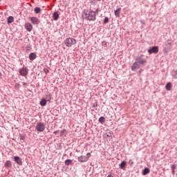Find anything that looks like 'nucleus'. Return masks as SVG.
<instances>
[{
  "label": "nucleus",
  "instance_id": "nucleus-1",
  "mask_svg": "<svg viewBox=\"0 0 177 177\" xmlns=\"http://www.w3.org/2000/svg\"><path fill=\"white\" fill-rule=\"evenodd\" d=\"M145 55H141L136 57V62L133 63L131 66L132 71H136L137 68H140L141 66H145L147 63V59H146Z\"/></svg>",
  "mask_w": 177,
  "mask_h": 177
},
{
  "label": "nucleus",
  "instance_id": "nucleus-2",
  "mask_svg": "<svg viewBox=\"0 0 177 177\" xmlns=\"http://www.w3.org/2000/svg\"><path fill=\"white\" fill-rule=\"evenodd\" d=\"M83 19L88 20V21H95L96 20V12L92 10L84 12Z\"/></svg>",
  "mask_w": 177,
  "mask_h": 177
},
{
  "label": "nucleus",
  "instance_id": "nucleus-3",
  "mask_svg": "<svg viewBox=\"0 0 177 177\" xmlns=\"http://www.w3.org/2000/svg\"><path fill=\"white\" fill-rule=\"evenodd\" d=\"M64 44L66 46L70 48V46H73V45H75V44H77V40L71 37L66 38L64 41Z\"/></svg>",
  "mask_w": 177,
  "mask_h": 177
},
{
  "label": "nucleus",
  "instance_id": "nucleus-4",
  "mask_svg": "<svg viewBox=\"0 0 177 177\" xmlns=\"http://www.w3.org/2000/svg\"><path fill=\"white\" fill-rule=\"evenodd\" d=\"M35 130L37 131V132H44V131H45V124L37 122L35 127Z\"/></svg>",
  "mask_w": 177,
  "mask_h": 177
},
{
  "label": "nucleus",
  "instance_id": "nucleus-5",
  "mask_svg": "<svg viewBox=\"0 0 177 177\" xmlns=\"http://www.w3.org/2000/svg\"><path fill=\"white\" fill-rule=\"evenodd\" d=\"M165 48H164V52H165V53H168V50H169V49H171V48H172V41L171 40H167L165 43Z\"/></svg>",
  "mask_w": 177,
  "mask_h": 177
},
{
  "label": "nucleus",
  "instance_id": "nucleus-6",
  "mask_svg": "<svg viewBox=\"0 0 177 177\" xmlns=\"http://www.w3.org/2000/svg\"><path fill=\"white\" fill-rule=\"evenodd\" d=\"M19 73L22 77H26L28 74V71L27 68L23 67L19 69Z\"/></svg>",
  "mask_w": 177,
  "mask_h": 177
},
{
  "label": "nucleus",
  "instance_id": "nucleus-7",
  "mask_svg": "<svg viewBox=\"0 0 177 177\" xmlns=\"http://www.w3.org/2000/svg\"><path fill=\"white\" fill-rule=\"evenodd\" d=\"M30 20L34 25H38L41 23V21H39V19L36 17H30Z\"/></svg>",
  "mask_w": 177,
  "mask_h": 177
},
{
  "label": "nucleus",
  "instance_id": "nucleus-8",
  "mask_svg": "<svg viewBox=\"0 0 177 177\" xmlns=\"http://www.w3.org/2000/svg\"><path fill=\"white\" fill-rule=\"evenodd\" d=\"M148 53L149 55H151V53H158V46H153L150 49L148 50Z\"/></svg>",
  "mask_w": 177,
  "mask_h": 177
},
{
  "label": "nucleus",
  "instance_id": "nucleus-9",
  "mask_svg": "<svg viewBox=\"0 0 177 177\" xmlns=\"http://www.w3.org/2000/svg\"><path fill=\"white\" fill-rule=\"evenodd\" d=\"M13 158H14L15 162L18 164V165H23V160L21 159V158L19 156H14Z\"/></svg>",
  "mask_w": 177,
  "mask_h": 177
},
{
  "label": "nucleus",
  "instance_id": "nucleus-10",
  "mask_svg": "<svg viewBox=\"0 0 177 177\" xmlns=\"http://www.w3.org/2000/svg\"><path fill=\"white\" fill-rule=\"evenodd\" d=\"M79 162H86L88 161V158L85 156H80L77 158Z\"/></svg>",
  "mask_w": 177,
  "mask_h": 177
},
{
  "label": "nucleus",
  "instance_id": "nucleus-11",
  "mask_svg": "<svg viewBox=\"0 0 177 177\" xmlns=\"http://www.w3.org/2000/svg\"><path fill=\"white\" fill-rule=\"evenodd\" d=\"M25 28L27 31H28L30 32L32 30V25H31V24H30L28 22H26L25 24Z\"/></svg>",
  "mask_w": 177,
  "mask_h": 177
},
{
  "label": "nucleus",
  "instance_id": "nucleus-12",
  "mask_svg": "<svg viewBox=\"0 0 177 177\" xmlns=\"http://www.w3.org/2000/svg\"><path fill=\"white\" fill-rule=\"evenodd\" d=\"M53 20H55V21H57V20H59V12H53Z\"/></svg>",
  "mask_w": 177,
  "mask_h": 177
},
{
  "label": "nucleus",
  "instance_id": "nucleus-13",
  "mask_svg": "<svg viewBox=\"0 0 177 177\" xmlns=\"http://www.w3.org/2000/svg\"><path fill=\"white\" fill-rule=\"evenodd\" d=\"M127 167V162L125 160L122 161V162L119 165V168L120 169H124Z\"/></svg>",
  "mask_w": 177,
  "mask_h": 177
},
{
  "label": "nucleus",
  "instance_id": "nucleus-14",
  "mask_svg": "<svg viewBox=\"0 0 177 177\" xmlns=\"http://www.w3.org/2000/svg\"><path fill=\"white\" fill-rule=\"evenodd\" d=\"M29 59L30 60H35L37 59V55L35 53H31L29 55Z\"/></svg>",
  "mask_w": 177,
  "mask_h": 177
},
{
  "label": "nucleus",
  "instance_id": "nucleus-15",
  "mask_svg": "<svg viewBox=\"0 0 177 177\" xmlns=\"http://www.w3.org/2000/svg\"><path fill=\"white\" fill-rule=\"evenodd\" d=\"M4 167L6 168H12V162H10V160H7L4 164Z\"/></svg>",
  "mask_w": 177,
  "mask_h": 177
},
{
  "label": "nucleus",
  "instance_id": "nucleus-16",
  "mask_svg": "<svg viewBox=\"0 0 177 177\" xmlns=\"http://www.w3.org/2000/svg\"><path fill=\"white\" fill-rule=\"evenodd\" d=\"M8 24H10L15 21V18L12 16H10L7 18Z\"/></svg>",
  "mask_w": 177,
  "mask_h": 177
},
{
  "label": "nucleus",
  "instance_id": "nucleus-17",
  "mask_svg": "<svg viewBox=\"0 0 177 177\" xmlns=\"http://www.w3.org/2000/svg\"><path fill=\"white\" fill-rule=\"evenodd\" d=\"M46 103H48V101H46L44 98L41 99L39 104L40 106H42V107L46 106Z\"/></svg>",
  "mask_w": 177,
  "mask_h": 177
},
{
  "label": "nucleus",
  "instance_id": "nucleus-18",
  "mask_svg": "<svg viewBox=\"0 0 177 177\" xmlns=\"http://www.w3.org/2000/svg\"><path fill=\"white\" fill-rule=\"evenodd\" d=\"M148 174H150V169L147 167H145L142 170V175H147Z\"/></svg>",
  "mask_w": 177,
  "mask_h": 177
},
{
  "label": "nucleus",
  "instance_id": "nucleus-19",
  "mask_svg": "<svg viewBox=\"0 0 177 177\" xmlns=\"http://www.w3.org/2000/svg\"><path fill=\"white\" fill-rule=\"evenodd\" d=\"M121 12V8H118L116 10H115V16L116 17H120V12Z\"/></svg>",
  "mask_w": 177,
  "mask_h": 177
},
{
  "label": "nucleus",
  "instance_id": "nucleus-20",
  "mask_svg": "<svg viewBox=\"0 0 177 177\" xmlns=\"http://www.w3.org/2000/svg\"><path fill=\"white\" fill-rule=\"evenodd\" d=\"M99 122H100V124H104V122H106V118L103 116H101L99 120H98Z\"/></svg>",
  "mask_w": 177,
  "mask_h": 177
},
{
  "label": "nucleus",
  "instance_id": "nucleus-21",
  "mask_svg": "<svg viewBox=\"0 0 177 177\" xmlns=\"http://www.w3.org/2000/svg\"><path fill=\"white\" fill-rule=\"evenodd\" d=\"M165 88H166L167 91H171V88H172V84H171V82H168L166 84Z\"/></svg>",
  "mask_w": 177,
  "mask_h": 177
},
{
  "label": "nucleus",
  "instance_id": "nucleus-22",
  "mask_svg": "<svg viewBox=\"0 0 177 177\" xmlns=\"http://www.w3.org/2000/svg\"><path fill=\"white\" fill-rule=\"evenodd\" d=\"M42 10L41 9V8H39V7H35V8H34V12H35V13H37V14H38V13H41V11Z\"/></svg>",
  "mask_w": 177,
  "mask_h": 177
},
{
  "label": "nucleus",
  "instance_id": "nucleus-23",
  "mask_svg": "<svg viewBox=\"0 0 177 177\" xmlns=\"http://www.w3.org/2000/svg\"><path fill=\"white\" fill-rule=\"evenodd\" d=\"M44 99L46 100V102H50V100H52V97L50 96V94H47Z\"/></svg>",
  "mask_w": 177,
  "mask_h": 177
},
{
  "label": "nucleus",
  "instance_id": "nucleus-24",
  "mask_svg": "<svg viewBox=\"0 0 177 177\" xmlns=\"http://www.w3.org/2000/svg\"><path fill=\"white\" fill-rule=\"evenodd\" d=\"M72 162L73 160H71V159H67L66 160H65L64 164L65 165H71Z\"/></svg>",
  "mask_w": 177,
  "mask_h": 177
},
{
  "label": "nucleus",
  "instance_id": "nucleus-25",
  "mask_svg": "<svg viewBox=\"0 0 177 177\" xmlns=\"http://www.w3.org/2000/svg\"><path fill=\"white\" fill-rule=\"evenodd\" d=\"M102 46L104 47V48H107V42L106 41H103L102 42Z\"/></svg>",
  "mask_w": 177,
  "mask_h": 177
},
{
  "label": "nucleus",
  "instance_id": "nucleus-26",
  "mask_svg": "<svg viewBox=\"0 0 177 177\" xmlns=\"http://www.w3.org/2000/svg\"><path fill=\"white\" fill-rule=\"evenodd\" d=\"M109 23V17H106L104 19V24H107Z\"/></svg>",
  "mask_w": 177,
  "mask_h": 177
},
{
  "label": "nucleus",
  "instance_id": "nucleus-27",
  "mask_svg": "<svg viewBox=\"0 0 177 177\" xmlns=\"http://www.w3.org/2000/svg\"><path fill=\"white\" fill-rule=\"evenodd\" d=\"M172 77H174V78H177V71H175L173 73H172Z\"/></svg>",
  "mask_w": 177,
  "mask_h": 177
},
{
  "label": "nucleus",
  "instance_id": "nucleus-28",
  "mask_svg": "<svg viewBox=\"0 0 177 177\" xmlns=\"http://www.w3.org/2000/svg\"><path fill=\"white\" fill-rule=\"evenodd\" d=\"M19 138H20V140H24V139H26V136L21 134H20Z\"/></svg>",
  "mask_w": 177,
  "mask_h": 177
},
{
  "label": "nucleus",
  "instance_id": "nucleus-29",
  "mask_svg": "<svg viewBox=\"0 0 177 177\" xmlns=\"http://www.w3.org/2000/svg\"><path fill=\"white\" fill-rule=\"evenodd\" d=\"M176 168V165H172L171 167V171L175 170Z\"/></svg>",
  "mask_w": 177,
  "mask_h": 177
},
{
  "label": "nucleus",
  "instance_id": "nucleus-30",
  "mask_svg": "<svg viewBox=\"0 0 177 177\" xmlns=\"http://www.w3.org/2000/svg\"><path fill=\"white\" fill-rule=\"evenodd\" d=\"M86 158H87V160H89V158H91V153H87Z\"/></svg>",
  "mask_w": 177,
  "mask_h": 177
},
{
  "label": "nucleus",
  "instance_id": "nucleus-31",
  "mask_svg": "<svg viewBox=\"0 0 177 177\" xmlns=\"http://www.w3.org/2000/svg\"><path fill=\"white\" fill-rule=\"evenodd\" d=\"M110 137H111V133L105 134V138H110Z\"/></svg>",
  "mask_w": 177,
  "mask_h": 177
},
{
  "label": "nucleus",
  "instance_id": "nucleus-32",
  "mask_svg": "<svg viewBox=\"0 0 177 177\" xmlns=\"http://www.w3.org/2000/svg\"><path fill=\"white\" fill-rule=\"evenodd\" d=\"M44 73H46V74H48V73H49V69H48V68H44Z\"/></svg>",
  "mask_w": 177,
  "mask_h": 177
},
{
  "label": "nucleus",
  "instance_id": "nucleus-33",
  "mask_svg": "<svg viewBox=\"0 0 177 177\" xmlns=\"http://www.w3.org/2000/svg\"><path fill=\"white\" fill-rule=\"evenodd\" d=\"M129 164L132 167V165H133V161H132V160H129Z\"/></svg>",
  "mask_w": 177,
  "mask_h": 177
},
{
  "label": "nucleus",
  "instance_id": "nucleus-34",
  "mask_svg": "<svg viewBox=\"0 0 177 177\" xmlns=\"http://www.w3.org/2000/svg\"><path fill=\"white\" fill-rule=\"evenodd\" d=\"M54 135H57L59 133V131H55L53 132Z\"/></svg>",
  "mask_w": 177,
  "mask_h": 177
},
{
  "label": "nucleus",
  "instance_id": "nucleus-35",
  "mask_svg": "<svg viewBox=\"0 0 177 177\" xmlns=\"http://www.w3.org/2000/svg\"><path fill=\"white\" fill-rule=\"evenodd\" d=\"M64 132H66V130H63L62 131H61V135H63V133H64Z\"/></svg>",
  "mask_w": 177,
  "mask_h": 177
},
{
  "label": "nucleus",
  "instance_id": "nucleus-36",
  "mask_svg": "<svg viewBox=\"0 0 177 177\" xmlns=\"http://www.w3.org/2000/svg\"><path fill=\"white\" fill-rule=\"evenodd\" d=\"M97 106V104H93V107H96Z\"/></svg>",
  "mask_w": 177,
  "mask_h": 177
},
{
  "label": "nucleus",
  "instance_id": "nucleus-37",
  "mask_svg": "<svg viewBox=\"0 0 177 177\" xmlns=\"http://www.w3.org/2000/svg\"><path fill=\"white\" fill-rule=\"evenodd\" d=\"M172 174L175 175V170H172Z\"/></svg>",
  "mask_w": 177,
  "mask_h": 177
},
{
  "label": "nucleus",
  "instance_id": "nucleus-38",
  "mask_svg": "<svg viewBox=\"0 0 177 177\" xmlns=\"http://www.w3.org/2000/svg\"><path fill=\"white\" fill-rule=\"evenodd\" d=\"M107 177H114V176H113V175L110 174V175H108Z\"/></svg>",
  "mask_w": 177,
  "mask_h": 177
},
{
  "label": "nucleus",
  "instance_id": "nucleus-39",
  "mask_svg": "<svg viewBox=\"0 0 177 177\" xmlns=\"http://www.w3.org/2000/svg\"><path fill=\"white\" fill-rule=\"evenodd\" d=\"M98 2H100V1H102V0H97Z\"/></svg>",
  "mask_w": 177,
  "mask_h": 177
},
{
  "label": "nucleus",
  "instance_id": "nucleus-40",
  "mask_svg": "<svg viewBox=\"0 0 177 177\" xmlns=\"http://www.w3.org/2000/svg\"><path fill=\"white\" fill-rule=\"evenodd\" d=\"M24 85H26V83H24Z\"/></svg>",
  "mask_w": 177,
  "mask_h": 177
}]
</instances>
